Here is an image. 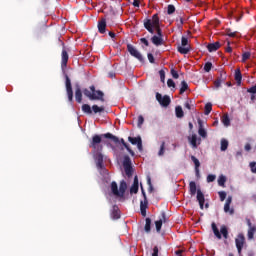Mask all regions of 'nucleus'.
<instances>
[{
	"label": "nucleus",
	"instance_id": "f257e3e1",
	"mask_svg": "<svg viewBox=\"0 0 256 256\" xmlns=\"http://www.w3.org/2000/svg\"><path fill=\"white\" fill-rule=\"evenodd\" d=\"M102 141V136L95 134L92 136L89 144L90 149H93L94 159L98 169H103V154L101 153V151H103V144H101Z\"/></svg>",
	"mask_w": 256,
	"mask_h": 256
},
{
	"label": "nucleus",
	"instance_id": "f03ea898",
	"mask_svg": "<svg viewBox=\"0 0 256 256\" xmlns=\"http://www.w3.org/2000/svg\"><path fill=\"white\" fill-rule=\"evenodd\" d=\"M144 29L148 31V33H157L156 37H163V31L161 30V24L159 20V14H154L152 19L145 18L143 21Z\"/></svg>",
	"mask_w": 256,
	"mask_h": 256
},
{
	"label": "nucleus",
	"instance_id": "7ed1b4c3",
	"mask_svg": "<svg viewBox=\"0 0 256 256\" xmlns=\"http://www.w3.org/2000/svg\"><path fill=\"white\" fill-rule=\"evenodd\" d=\"M83 93L85 97H88V99H90V101H101L102 103L105 102V94L103 93V91L95 90V87L93 85L90 86V91L89 89L85 88L83 90Z\"/></svg>",
	"mask_w": 256,
	"mask_h": 256
},
{
	"label": "nucleus",
	"instance_id": "20e7f679",
	"mask_svg": "<svg viewBox=\"0 0 256 256\" xmlns=\"http://www.w3.org/2000/svg\"><path fill=\"white\" fill-rule=\"evenodd\" d=\"M189 191L190 195L194 196L197 194V201L200 205V209H203L205 206V195L201 191V189L197 190V184L194 181L189 183Z\"/></svg>",
	"mask_w": 256,
	"mask_h": 256
},
{
	"label": "nucleus",
	"instance_id": "39448f33",
	"mask_svg": "<svg viewBox=\"0 0 256 256\" xmlns=\"http://www.w3.org/2000/svg\"><path fill=\"white\" fill-rule=\"evenodd\" d=\"M111 191L116 197H125V192L127 191V182L122 180L120 186L117 185V182L113 181L111 183Z\"/></svg>",
	"mask_w": 256,
	"mask_h": 256
},
{
	"label": "nucleus",
	"instance_id": "423d86ee",
	"mask_svg": "<svg viewBox=\"0 0 256 256\" xmlns=\"http://www.w3.org/2000/svg\"><path fill=\"white\" fill-rule=\"evenodd\" d=\"M102 138L104 137L105 139H111V141H113V143H121L123 145V147H125V149H127L128 153H130V155L132 157H135V152L131 149V147H129V144H127V142H125V139H121L119 140V138L111 133H106V134H102L100 135Z\"/></svg>",
	"mask_w": 256,
	"mask_h": 256
},
{
	"label": "nucleus",
	"instance_id": "0eeeda50",
	"mask_svg": "<svg viewBox=\"0 0 256 256\" xmlns=\"http://www.w3.org/2000/svg\"><path fill=\"white\" fill-rule=\"evenodd\" d=\"M211 227L216 238L223 239L224 237V239H229V229L225 225L221 226L220 231L215 222L211 224Z\"/></svg>",
	"mask_w": 256,
	"mask_h": 256
},
{
	"label": "nucleus",
	"instance_id": "6e6552de",
	"mask_svg": "<svg viewBox=\"0 0 256 256\" xmlns=\"http://www.w3.org/2000/svg\"><path fill=\"white\" fill-rule=\"evenodd\" d=\"M181 45L182 46L177 47L178 53H181V55H187V53H189V51H191V49L189 47H187V45H189V39L185 36H182Z\"/></svg>",
	"mask_w": 256,
	"mask_h": 256
},
{
	"label": "nucleus",
	"instance_id": "1a4fd4ad",
	"mask_svg": "<svg viewBox=\"0 0 256 256\" xmlns=\"http://www.w3.org/2000/svg\"><path fill=\"white\" fill-rule=\"evenodd\" d=\"M123 167L128 177H133V166H131V158L124 156Z\"/></svg>",
	"mask_w": 256,
	"mask_h": 256
},
{
	"label": "nucleus",
	"instance_id": "9d476101",
	"mask_svg": "<svg viewBox=\"0 0 256 256\" xmlns=\"http://www.w3.org/2000/svg\"><path fill=\"white\" fill-rule=\"evenodd\" d=\"M156 100L162 107H169L171 105V98L168 95H161V93H156Z\"/></svg>",
	"mask_w": 256,
	"mask_h": 256
},
{
	"label": "nucleus",
	"instance_id": "9b49d317",
	"mask_svg": "<svg viewBox=\"0 0 256 256\" xmlns=\"http://www.w3.org/2000/svg\"><path fill=\"white\" fill-rule=\"evenodd\" d=\"M127 51H128V53H130V55L132 57H135V59H138V61L143 63V61H144L143 55H141V52H139V50H137L133 45L128 44Z\"/></svg>",
	"mask_w": 256,
	"mask_h": 256
},
{
	"label": "nucleus",
	"instance_id": "f8f14e48",
	"mask_svg": "<svg viewBox=\"0 0 256 256\" xmlns=\"http://www.w3.org/2000/svg\"><path fill=\"white\" fill-rule=\"evenodd\" d=\"M66 79V93L68 97V101L73 103V87L71 86V79L68 75L65 76Z\"/></svg>",
	"mask_w": 256,
	"mask_h": 256
},
{
	"label": "nucleus",
	"instance_id": "ddd939ff",
	"mask_svg": "<svg viewBox=\"0 0 256 256\" xmlns=\"http://www.w3.org/2000/svg\"><path fill=\"white\" fill-rule=\"evenodd\" d=\"M235 243L236 249L239 255H241V251H243V246L245 245V235H243V233L238 234L237 238L235 239Z\"/></svg>",
	"mask_w": 256,
	"mask_h": 256
},
{
	"label": "nucleus",
	"instance_id": "4468645a",
	"mask_svg": "<svg viewBox=\"0 0 256 256\" xmlns=\"http://www.w3.org/2000/svg\"><path fill=\"white\" fill-rule=\"evenodd\" d=\"M128 141L132 145H137L139 151H143V140L141 139V136L138 137H128Z\"/></svg>",
	"mask_w": 256,
	"mask_h": 256
},
{
	"label": "nucleus",
	"instance_id": "2eb2a0df",
	"mask_svg": "<svg viewBox=\"0 0 256 256\" xmlns=\"http://www.w3.org/2000/svg\"><path fill=\"white\" fill-rule=\"evenodd\" d=\"M163 223H167V214L165 212L161 213V218L158 221H155L157 233H161V227H163Z\"/></svg>",
	"mask_w": 256,
	"mask_h": 256
},
{
	"label": "nucleus",
	"instance_id": "dca6fc26",
	"mask_svg": "<svg viewBox=\"0 0 256 256\" xmlns=\"http://www.w3.org/2000/svg\"><path fill=\"white\" fill-rule=\"evenodd\" d=\"M147 207H149V201L147 200V197H145L144 201H140V211L142 217H147Z\"/></svg>",
	"mask_w": 256,
	"mask_h": 256
},
{
	"label": "nucleus",
	"instance_id": "f3484780",
	"mask_svg": "<svg viewBox=\"0 0 256 256\" xmlns=\"http://www.w3.org/2000/svg\"><path fill=\"white\" fill-rule=\"evenodd\" d=\"M75 99L77 103H83V92L81 91V86H79V84L76 85Z\"/></svg>",
	"mask_w": 256,
	"mask_h": 256
},
{
	"label": "nucleus",
	"instance_id": "a211bd4d",
	"mask_svg": "<svg viewBox=\"0 0 256 256\" xmlns=\"http://www.w3.org/2000/svg\"><path fill=\"white\" fill-rule=\"evenodd\" d=\"M107 29V20L102 18L101 21L98 22V31L103 35Z\"/></svg>",
	"mask_w": 256,
	"mask_h": 256
},
{
	"label": "nucleus",
	"instance_id": "6ab92c4d",
	"mask_svg": "<svg viewBox=\"0 0 256 256\" xmlns=\"http://www.w3.org/2000/svg\"><path fill=\"white\" fill-rule=\"evenodd\" d=\"M198 125H199L198 135H200V137H202L203 139H207V130L203 128V121L198 120Z\"/></svg>",
	"mask_w": 256,
	"mask_h": 256
},
{
	"label": "nucleus",
	"instance_id": "aec40b11",
	"mask_svg": "<svg viewBox=\"0 0 256 256\" xmlns=\"http://www.w3.org/2000/svg\"><path fill=\"white\" fill-rule=\"evenodd\" d=\"M220 48H221V43H219V42H214V43H210L207 45V49H208L209 53L218 51V49H220Z\"/></svg>",
	"mask_w": 256,
	"mask_h": 256
},
{
	"label": "nucleus",
	"instance_id": "412c9836",
	"mask_svg": "<svg viewBox=\"0 0 256 256\" xmlns=\"http://www.w3.org/2000/svg\"><path fill=\"white\" fill-rule=\"evenodd\" d=\"M112 219H120L121 218V211H119V206L114 205L111 212Z\"/></svg>",
	"mask_w": 256,
	"mask_h": 256
},
{
	"label": "nucleus",
	"instance_id": "4be33fe9",
	"mask_svg": "<svg viewBox=\"0 0 256 256\" xmlns=\"http://www.w3.org/2000/svg\"><path fill=\"white\" fill-rule=\"evenodd\" d=\"M225 79H227L225 73L223 74V72H221L220 77L214 81V87H216V89H219V87H221V83H225Z\"/></svg>",
	"mask_w": 256,
	"mask_h": 256
},
{
	"label": "nucleus",
	"instance_id": "5701e85b",
	"mask_svg": "<svg viewBox=\"0 0 256 256\" xmlns=\"http://www.w3.org/2000/svg\"><path fill=\"white\" fill-rule=\"evenodd\" d=\"M61 57H62L61 66L67 67V63L69 62V54L67 53V50H65V48L62 50Z\"/></svg>",
	"mask_w": 256,
	"mask_h": 256
},
{
	"label": "nucleus",
	"instance_id": "b1692460",
	"mask_svg": "<svg viewBox=\"0 0 256 256\" xmlns=\"http://www.w3.org/2000/svg\"><path fill=\"white\" fill-rule=\"evenodd\" d=\"M130 193H139V178L137 176L134 177V182L130 188Z\"/></svg>",
	"mask_w": 256,
	"mask_h": 256
},
{
	"label": "nucleus",
	"instance_id": "393cba45",
	"mask_svg": "<svg viewBox=\"0 0 256 256\" xmlns=\"http://www.w3.org/2000/svg\"><path fill=\"white\" fill-rule=\"evenodd\" d=\"M151 42L153 43V45H156V47H159V45L163 43V37L154 35L151 38Z\"/></svg>",
	"mask_w": 256,
	"mask_h": 256
},
{
	"label": "nucleus",
	"instance_id": "a878e982",
	"mask_svg": "<svg viewBox=\"0 0 256 256\" xmlns=\"http://www.w3.org/2000/svg\"><path fill=\"white\" fill-rule=\"evenodd\" d=\"M235 81L237 82V85H241V81L243 80V75L241 74V69L235 70Z\"/></svg>",
	"mask_w": 256,
	"mask_h": 256
},
{
	"label": "nucleus",
	"instance_id": "bb28decb",
	"mask_svg": "<svg viewBox=\"0 0 256 256\" xmlns=\"http://www.w3.org/2000/svg\"><path fill=\"white\" fill-rule=\"evenodd\" d=\"M255 233H256V226H253L248 229L247 237L249 241H253V239H255Z\"/></svg>",
	"mask_w": 256,
	"mask_h": 256
},
{
	"label": "nucleus",
	"instance_id": "cd10ccee",
	"mask_svg": "<svg viewBox=\"0 0 256 256\" xmlns=\"http://www.w3.org/2000/svg\"><path fill=\"white\" fill-rule=\"evenodd\" d=\"M82 111L83 113H86V115H92L93 114V108L89 104H83L82 105Z\"/></svg>",
	"mask_w": 256,
	"mask_h": 256
},
{
	"label": "nucleus",
	"instance_id": "c85d7f7f",
	"mask_svg": "<svg viewBox=\"0 0 256 256\" xmlns=\"http://www.w3.org/2000/svg\"><path fill=\"white\" fill-rule=\"evenodd\" d=\"M175 113L178 119H182V117H185V113L183 112V108L181 106H176Z\"/></svg>",
	"mask_w": 256,
	"mask_h": 256
},
{
	"label": "nucleus",
	"instance_id": "c756f323",
	"mask_svg": "<svg viewBox=\"0 0 256 256\" xmlns=\"http://www.w3.org/2000/svg\"><path fill=\"white\" fill-rule=\"evenodd\" d=\"M221 121L225 127H229V125H231V119H229V114H224L221 118Z\"/></svg>",
	"mask_w": 256,
	"mask_h": 256
},
{
	"label": "nucleus",
	"instance_id": "7c9ffc66",
	"mask_svg": "<svg viewBox=\"0 0 256 256\" xmlns=\"http://www.w3.org/2000/svg\"><path fill=\"white\" fill-rule=\"evenodd\" d=\"M145 221L144 231L145 233H151V218H146Z\"/></svg>",
	"mask_w": 256,
	"mask_h": 256
},
{
	"label": "nucleus",
	"instance_id": "2f4dec72",
	"mask_svg": "<svg viewBox=\"0 0 256 256\" xmlns=\"http://www.w3.org/2000/svg\"><path fill=\"white\" fill-rule=\"evenodd\" d=\"M188 89H189V84H187V81L183 80L181 82L180 95H183V93H185V91H187Z\"/></svg>",
	"mask_w": 256,
	"mask_h": 256
},
{
	"label": "nucleus",
	"instance_id": "473e14b6",
	"mask_svg": "<svg viewBox=\"0 0 256 256\" xmlns=\"http://www.w3.org/2000/svg\"><path fill=\"white\" fill-rule=\"evenodd\" d=\"M92 111L93 113L97 114V113H103V111H105V107L103 106H98V105H93L92 106Z\"/></svg>",
	"mask_w": 256,
	"mask_h": 256
},
{
	"label": "nucleus",
	"instance_id": "72a5a7b5",
	"mask_svg": "<svg viewBox=\"0 0 256 256\" xmlns=\"http://www.w3.org/2000/svg\"><path fill=\"white\" fill-rule=\"evenodd\" d=\"M224 213H229L230 215H233L235 213V210L231 208L230 204H224Z\"/></svg>",
	"mask_w": 256,
	"mask_h": 256
},
{
	"label": "nucleus",
	"instance_id": "f704fd0d",
	"mask_svg": "<svg viewBox=\"0 0 256 256\" xmlns=\"http://www.w3.org/2000/svg\"><path fill=\"white\" fill-rule=\"evenodd\" d=\"M225 183H227V178L224 175L219 176L218 185L220 187H225Z\"/></svg>",
	"mask_w": 256,
	"mask_h": 256
},
{
	"label": "nucleus",
	"instance_id": "c9c22d12",
	"mask_svg": "<svg viewBox=\"0 0 256 256\" xmlns=\"http://www.w3.org/2000/svg\"><path fill=\"white\" fill-rule=\"evenodd\" d=\"M191 161L194 163L196 171H198V169L201 167V162H199V159H197L195 156H191Z\"/></svg>",
	"mask_w": 256,
	"mask_h": 256
},
{
	"label": "nucleus",
	"instance_id": "e433bc0d",
	"mask_svg": "<svg viewBox=\"0 0 256 256\" xmlns=\"http://www.w3.org/2000/svg\"><path fill=\"white\" fill-rule=\"evenodd\" d=\"M184 107L191 111V109L195 108V105L193 104V100H187L184 104Z\"/></svg>",
	"mask_w": 256,
	"mask_h": 256
},
{
	"label": "nucleus",
	"instance_id": "4c0bfd02",
	"mask_svg": "<svg viewBox=\"0 0 256 256\" xmlns=\"http://www.w3.org/2000/svg\"><path fill=\"white\" fill-rule=\"evenodd\" d=\"M227 147H229V141L222 139L221 140V151H227Z\"/></svg>",
	"mask_w": 256,
	"mask_h": 256
},
{
	"label": "nucleus",
	"instance_id": "58836bf2",
	"mask_svg": "<svg viewBox=\"0 0 256 256\" xmlns=\"http://www.w3.org/2000/svg\"><path fill=\"white\" fill-rule=\"evenodd\" d=\"M190 143H191L193 149H197V135L196 134L192 135Z\"/></svg>",
	"mask_w": 256,
	"mask_h": 256
},
{
	"label": "nucleus",
	"instance_id": "ea45409f",
	"mask_svg": "<svg viewBox=\"0 0 256 256\" xmlns=\"http://www.w3.org/2000/svg\"><path fill=\"white\" fill-rule=\"evenodd\" d=\"M212 110H213V104L207 103L205 105V115H209V113H211Z\"/></svg>",
	"mask_w": 256,
	"mask_h": 256
},
{
	"label": "nucleus",
	"instance_id": "a19ab883",
	"mask_svg": "<svg viewBox=\"0 0 256 256\" xmlns=\"http://www.w3.org/2000/svg\"><path fill=\"white\" fill-rule=\"evenodd\" d=\"M226 35L228 37H239V32H232L231 29L226 30Z\"/></svg>",
	"mask_w": 256,
	"mask_h": 256
},
{
	"label": "nucleus",
	"instance_id": "79ce46f5",
	"mask_svg": "<svg viewBox=\"0 0 256 256\" xmlns=\"http://www.w3.org/2000/svg\"><path fill=\"white\" fill-rule=\"evenodd\" d=\"M212 67H213V63H211V62H206L205 65H204V71H205L206 73H209V71H211Z\"/></svg>",
	"mask_w": 256,
	"mask_h": 256
},
{
	"label": "nucleus",
	"instance_id": "37998d69",
	"mask_svg": "<svg viewBox=\"0 0 256 256\" xmlns=\"http://www.w3.org/2000/svg\"><path fill=\"white\" fill-rule=\"evenodd\" d=\"M159 157H163L165 155V142L161 143L160 150L158 152Z\"/></svg>",
	"mask_w": 256,
	"mask_h": 256
},
{
	"label": "nucleus",
	"instance_id": "c03bdc74",
	"mask_svg": "<svg viewBox=\"0 0 256 256\" xmlns=\"http://www.w3.org/2000/svg\"><path fill=\"white\" fill-rule=\"evenodd\" d=\"M217 179V176L215 174H209L206 178L207 183H213Z\"/></svg>",
	"mask_w": 256,
	"mask_h": 256
},
{
	"label": "nucleus",
	"instance_id": "a18cd8bd",
	"mask_svg": "<svg viewBox=\"0 0 256 256\" xmlns=\"http://www.w3.org/2000/svg\"><path fill=\"white\" fill-rule=\"evenodd\" d=\"M251 57V52H244L242 54V63H245V61H247V59H249Z\"/></svg>",
	"mask_w": 256,
	"mask_h": 256
},
{
	"label": "nucleus",
	"instance_id": "49530a36",
	"mask_svg": "<svg viewBox=\"0 0 256 256\" xmlns=\"http://www.w3.org/2000/svg\"><path fill=\"white\" fill-rule=\"evenodd\" d=\"M167 13L168 15H173V13H175V6L173 4L168 5Z\"/></svg>",
	"mask_w": 256,
	"mask_h": 256
},
{
	"label": "nucleus",
	"instance_id": "de8ad7c7",
	"mask_svg": "<svg viewBox=\"0 0 256 256\" xmlns=\"http://www.w3.org/2000/svg\"><path fill=\"white\" fill-rule=\"evenodd\" d=\"M218 195L220 197V201H225V199H227V192L225 191L218 192Z\"/></svg>",
	"mask_w": 256,
	"mask_h": 256
},
{
	"label": "nucleus",
	"instance_id": "09e8293b",
	"mask_svg": "<svg viewBox=\"0 0 256 256\" xmlns=\"http://www.w3.org/2000/svg\"><path fill=\"white\" fill-rule=\"evenodd\" d=\"M143 123H145V118L143 116H138V127L141 129Z\"/></svg>",
	"mask_w": 256,
	"mask_h": 256
},
{
	"label": "nucleus",
	"instance_id": "8fccbe9b",
	"mask_svg": "<svg viewBox=\"0 0 256 256\" xmlns=\"http://www.w3.org/2000/svg\"><path fill=\"white\" fill-rule=\"evenodd\" d=\"M247 93H251L252 95H256V85L251 86L247 89Z\"/></svg>",
	"mask_w": 256,
	"mask_h": 256
},
{
	"label": "nucleus",
	"instance_id": "3c124183",
	"mask_svg": "<svg viewBox=\"0 0 256 256\" xmlns=\"http://www.w3.org/2000/svg\"><path fill=\"white\" fill-rule=\"evenodd\" d=\"M159 75H160V81L162 83H165V70H160Z\"/></svg>",
	"mask_w": 256,
	"mask_h": 256
},
{
	"label": "nucleus",
	"instance_id": "603ef678",
	"mask_svg": "<svg viewBox=\"0 0 256 256\" xmlns=\"http://www.w3.org/2000/svg\"><path fill=\"white\" fill-rule=\"evenodd\" d=\"M170 73H171L173 79H177L179 77V73H177V71L173 68L171 69Z\"/></svg>",
	"mask_w": 256,
	"mask_h": 256
},
{
	"label": "nucleus",
	"instance_id": "864d4df0",
	"mask_svg": "<svg viewBox=\"0 0 256 256\" xmlns=\"http://www.w3.org/2000/svg\"><path fill=\"white\" fill-rule=\"evenodd\" d=\"M167 85L168 87H172L173 89H175V81H173V79H168Z\"/></svg>",
	"mask_w": 256,
	"mask_h": 256
},
{
	"label": "nucleus",
	"instance_id": "5fc2aeb1",
	"mask_svg": "<svg viewBox=\"0 0 256 256\" xmlns=\"http://www.w3.org/2000/svg\"><path fill=\"white\" fill-rule=\"evenodd\" d=\"M152 256H159V247L155 246L153 248Z\"/></svg>",
	"mask_w": 256,
	"mask_h": 256
},
{
	"label": "nucleus",
	"instance_id": "6e6d98bb",
	"mask_svg": "<svg viewBox=\"0 0 256 256\" xmlns=\"http://www.w3.org/2000/svg\"><path fill=\"white\" fill-rule=\"evenodd\" d=\"M140 42L143 43V45L146 47H149V40H147V38H141Z\"/></svg>",
	"mask_w": 256,
	"mask_h": 256
},
{
	"label": "nucleus",
	"instance_id": "4d7b16f0",
	"mask_svg": "<svg viewBox=\"0 0 256 256\" xmlns=\"http://www.w3.org/2000/svg\"><path fill=\"white\" fill-rule=\"evenodd\" d=\"M227 47H226V53H232L233 52V48H231V42H227Z\"/></svg>",
	"mask_w": 256,
	"mask_h": 256
},
{
	"label": "nucleus",
	"instance_id": "13d9d810",
	"mask_svg": "<svg viewBox=\"0 0 256 256\" xmlns=\"http://www.w3.org/2000/svg\"><path fill=\"white\" fill-rule=\"evenodd\" d=\"M148 61L150 63H155V57L151 53H148Z\"/></svg>",
	"mask_w": 256,
	"mask_h": 256
},
{
	"label": "nucleus",
	"instance_id": "bf43d9fd",
	"mask_svg": "<svg viewBox=\"0 0 256 256\" xmlns=\"http://www.w3.org/2000/svg\"><path fill=\"white\" fill-rule=\"evenodd\" d=\"M231 203H233V197L232 196H228V198L226 199L225 204L226 205H231Z\"/></svg>",
	"mask_w": 256,
	"mask_h": 256
},
{
	"label": "nucleus",
	"instance_id": "052dcab7",
	"mask_svg": "<svg viewBox=\"0 0 256 256\" xmlns=\"http://www.w3.org/2000/svg\"><path fill=\"white\" fill-rule=\"evenodd\" d=\"M139 5H140L139 0H134V1H133V6H134V7H139Z\"/></svg>",
	"mask_w": 256,
	"mask_h": 256
},
{
	"label": "nucleus",
	"instance_id": "680f3d73",
	"mask_svg": "<svg viewBox=\"0 0 256 256\" xmlns=\"http://www.w3.org/2000/svg\"><path fill=\"white\" fill-rule=\"evenodd\" d=\"M244 149L245 151H251V144H246Z\"/></svg>",
	"mask_w": 256,
	"mask_h": 256
},
{
	"label": "nucleus",
	"instance_id": "e2e57ef3",
	"mask_svg": "<svg viewBox=\"0 0 256 256\" xmlns=\"http://www.w3.org/2000/svg\"><path fill=\"white\" fill-rule=\"evenodd\" d=\"M141 191H142V195L145 199V197H147V194L145 193V189L143 188V185H141Z\"/></svg>",
	"mask_w": 256,
	"mask_h": 256
},
{
	"label": "nucleus",
	"instance_id": "0e129e2a",
	"mask_svg": "<svg viewBox=\"0 0 256 256\" xmlns=\"http://www.w3.org/2000/svg\"><path fill=\"white\" fill-rule=\"evenodd\" d=\"M247 225H248L249 229H251V227H253V224L251 223L250 219H247Z\"/></svg>",
	"mask_w": 256,
	"mask_h": 256
},
{
	"label": "nucleus",
	"instance_id": "69168bd1",
	"mask_svg": "<svg viewBox=\"0 0 256 256\" xmlns=\"http://www.w3.org/2000/svg\"><path fill=\"white\" fill-rule=\"evenodd\" d=\"M148 192L149 193H153V184L149 185Z\"/></svg>",
	"mask_w": 256,
	"mask_h": 256
},
{
	"label": "nucleus",
	"instance_id": "338daca9",
	"mask_svg": "<svg viewBox=\"0 0 256 256\" xmlns=\"http://www.w3.org/2000/svg\"><path fill=\"white\" fill-rule=\"evenodd\" d=\"M108 35H109V37H111L112 39H115V33H114V32H109Z\"/></svg>",
	"mask_w": 256,
	"mask_h": 256
},
{
	"label": "nucleus",
	"instance_id": "774afa93",
	"mask_svg": "<svg viewBox=\"0 0 256 256\" xmlns=\"http://www.w3.org/2000/svg\"><path fill=\"white\" fill-rule=\"evenodd\" d=\"M147 184L150 186V185H153L152 183H151V177L150 176H147Z\"/></svg>",
	"mask_w": 256,
	"mask_h": 256
}]
</instances>
